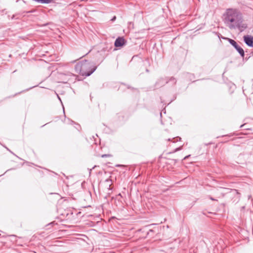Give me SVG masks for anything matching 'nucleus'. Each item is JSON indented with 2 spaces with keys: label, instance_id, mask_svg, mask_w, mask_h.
I'll return each mask as SVG.
<instances>
[{
  "label": "nucleus",
  "instance_id": "f257e3e1",
  "mask_svg": "<svg viewBox=\"0 0 253 253\" xmlns=\"http://www.w3.org/2000/svg\"><path fill=\"white\" fill-rule=\"evenodd\" d=\"M222 21L230 29H238L242 32L247 27L246 24L243 23L242 13L239 10L234 8H227L222 16Z\"/></svg>",
  "mask_w": 253,
  "mask_h": 253
},
{
  "label": "nucleus",
  "instance_id": "f03ea898",
  "mask_svg": "<svg viewBox=\"0 0 253 253\" xmlns=\"http://www.w3.org/2000/svg\"><path fill=\"white\" fill-rule=\"evenodd\" d=\"M96 69L97 66L94 63L85 59L78 62L75 67V70L77 73L85 77L90 76Z\"/></svg>",
  "mask_w": 253,
  "mask_h": 253
},
{
  "label": "nucleus",
  "instance_id": "7ed1b4c3",
  "mask_svg": "<svg viewBox=\"0 0 253 253\" xmlns=\"http://www.w3.org/2000/svg\"><path fill=\"white\" fill-rule=\"evenodd\" d=\"M170 82H172V85H175L177 81L175 78L172 77H170L169 80L167 78H160L156 82L155 86L157 88L160 87Z\"/></svg>",
  "mask_w": 253,
  "mask_h": 253
},
{
  "label": "nucleus",
  "instance_id": "20e7f679",
  "mask_svg": "<svg viewBox=\"0 0 253 253\" xmlns=\"http://www.w3.org/2000/svg\"><path fill=\"white\" fill-rule=\"evenodd\" d=\"M223 39L228 41L230 44L234 47V48L239 53L241 57H244L245 52L244 49L237 43L235 41L229 38H223Z\"/></svg>",
  "mask_w": 253,
  "mask_h": 253
},
{
  "label": "nucleus",
  "instance_id": "39448f33",
  "mask_svg": "<svg viewBox=\"0 0 253 253\" xmlns=\"http://www.w3.org/2000/svg\"><path fill=\"white\" fill-rule=\"evenodd\" d=\"M245 43L250 47H253V37L251 35H246L243 37Z\"/></svg>",
  "mask_w": 253,
  "mask_h": 253
},
{
  "label": "nucleus",
  "instance_id": "423d86ee",
  "mask_svg": "<svg viewBox=\"0 0 253 253\" xmlns=\"http://www.w3.org/2000/svg\"><path fill=\"white\" fill-rule=\"evenodd\" d=\"M126 41L122 37H119L115 41L114 45L117 47H122L126 44Z\"/></svg>",
  "mask_w": 253,
  "mask_h": 253
},
{
  "label": "nucleus",
  "instance_id": "0eeeda50",
  "mask_svg": "<svg viewBox=\"0 0 253 253\" xmlns=\"http://www.w3.org/2000/svg\"><path fill=\"white\" fill-rule=\"evenodd\" d=\"M35 86H34L31 87H30L29 88H27V89H26V90H25L22 91H21V92H24V91H28V90H29L30 89H32V88H34V87H35ZM21 93V92H19V93H16V94H15V95H13V96H15L16 95L18 94H19V93Z\"/></svg>",
  "mask_w": 253,
  "mask_h": 253
},
{
  "label": "nucleus",
  "instance_id": "6e6552de",
  "mask_svg": "<svg viewBox=\"0 0 253 253\" xmlns=\"http://www.w3.org/2000/svg\"><path fill=\"white\" fill-rule=\"evenodd\" d=\"M111 156V155L110 154H103L101 156V157L105 158V157H109Z\"/></svg>",
  "mask_w": 253,
  "mask_h": 253
},
{
  "label": "nucleus",
  "instance_id": "1a4fd4ad",
  "mask_svg": "<svg viewBox=\"0 0 253 253\" xmlns=\"http://www.w3.org/2000/svg\"><path fill=\"white\" fill-rule=\"evenodd\" d=\"M5 148L7 150H8V151H9L10 153H11L12 154H13L14 155H15V156H16L17 158H18L19 159H21V158H20L19 157H18L17 155H16L15 154H14L12 152H11L7 147H5Z\"/></svg>",
  "mask_w": 253,
  "mask_h": 253
},
{
  "label": "nucleus",
  "instance_id": "9d476101",
  "mask_svg": "<svg viewBox=\"0 0 253 253\" xmlns=\"http://www.w3.org/2000/svg\"><path fill=\"white\" fill-rule=\"evenodd\" d=\"M181 149H182V147H178V148H176L174 150V152H177V151H179V150H181Z\"/></svg>",
  "mask_w": 253,
  "mask_h": 253
},
{
  "label": "nucleus",
  "instance_id": "9b49d317",
  "mask_svg": "<svg viewBox=\"0 0 253 253\" xmlns=\"http://www.w3.org/2000/svg\"><path fill=\"white\" fill-rule=\"evenodd\" d=\"M116 19V17L115 16H113V18L111 19L112 21H114Z\"/></svg>",
  "mask_w": 253,
  "mask_h": 253
},
{
  "label": "nucleus",
  "instance_id": "f8f14e48",
  "mask_svg": "<svg viewBox=\"0 0 253 253\" xmlns=\"http://www.w3.org/2000/svg\"><path fill=\"white\" fill-rule=\"evenodd\" d=\"M169 85L173 86L174 85H172V82H170L168 83Z\"/></svg>",
  "mask_w": 253,
  "mask_h": 253
},
{
  "label": "nucleus",
  "instance_id": "ddd939ff",
  "mask_svg": "<svg viewBox=\"0 0 253 253\" xmlns=\"http://www.w3.org/2000/svg\"><path fill=\"white\" fill-rule=\"evenodd\" d=\"M57 95L58 99L61 102H62L61 100L60 97L58 95ZM61 103L62 104V103Z\"/></svg>",
  "mask_w": 253,
  "mask_h": 253
},
{
  "label": "nucleus",
  "instance_id": "4468645a",
  "mask_svg": "<svg viewBox=\"0 0 253 253\" xmlns=\"http://www.w3.org/2000/svg\"><path fill=\"white\" fill-rule=\"evenodd\" d=\"M106 182H110V181H111V180H110V179H107L106 180Z\"/></svg>",
  "mask_w": 253,
  "mask_h": 253
},
{
  "label": "nucleus",
  "instance_id": "2eb2a0df",
  "mask_svg": "<svg viewBox=\"0 0 253 253\" xmlns=\"http://www.w3.org/2000/svg\"><path fill=\"white\" fill-rule=\"evenodd\" d=\"M122 166V165H116V167H121Z\"/></svg>",
  "mask_w": 253,
  "mask_h": 253
},
{
  "label": "nucleus",
  "instance_id": "dca6fc26",
  "mask_svg": "<svg viewBox=\"0 0 253 253\" xmlns=\"http://www.w3.org/2000/svg\"><path fill=\"white\" fill-rule=\"evenodd\" d=\"M210 199L212 200V201H214L215 200L214 198H213L212 197H210Z\"/></svg>",
  "mask_w": 253,
  "mask_h": 253
},
{
  "label": "nucleus",
  "instance_id": "f3484780",
  "mask_svg": "<svg viewBox=\"0 0 253 253\" xmlns=\"http://www.w3.org/2000/svg\"><path fill=\"white\" fill-rule=\"evenodd\" d=\"M189 156H187L184 157V159H186Z\"/></svg>",
  "mask_w": 253,
  "mask_h": 253
},
{
  "label": "nucleus",
  "instance_id": "a211bd4d",
  "mask_svg": "<svg viewBox=\"0 0 253 253\" xmlns=\"http://www.w3.org/2000/svg\"><path fill=\"white\" fill-rule=\"evenodd\" d=\"M89 169V174H90L92 169Z\"/></svg>",
  "mask_w": 253,
  "mask_h": 253
},
{
  "label": "nucleus",
  "instance_id": "6ab92c4d",
  "mask_svg": "<svg viewBox=\"0 0 253 253\" xmlns=\"http://www.w3.org/2000/svg\"><path fill=\"white\" fill-rule=\"evenodd\" d=\"M33 12V11L31 10V11H28L27 13H31Z\"/></svg>",
  "mask_w": 253,
  "mask_h": 253
},
{
  "label": "nucleus",
  "instance_id": "aec40b11",
  "mask_svg": "<svg viewBox=\"0 0 253 253\" xmlns=\"http://www.w3.org/2000/svg\"><path fill=\"white\" fill-rule=\"evenodd\" d=\"M245 125V124L241 125V126H240V127H243Z\"/></svg>",
  "mask_w": 253,
  "mask_h": 253
},
{
  "label": "nucleus",
  "instance_id": "412c9836",
  "mask_svg": "<svg viewBox=\"0 0 253 253\" xmlns=\"http://www.w3.org/2000/svg\"><path fill=\"white\" fill-rule=\"evenodd\" d=\"M131 24H132V22H129V23H128V24H129V25H131Z\"/></svg>",
  "mask_w": 253,
  "mask_h": 253
},
{
  "label": "nucleus",
  "instance_id": "4be33fe9",
  "mask_svg": "<svg viewBox=\"0 0 253 253\" xmlns=\"http://www.w3.org/2000/svg\"><path fill=\"white\" fill-rule=\"evenodd\" d=\"M211 143H211V142H210V143H208V144H206V145H209V144H211Z\"/></svg>",
  "mask_w": 253,
  "mask_h": 253
},
{
  "label": "nucleus",
  "instance_id": "5701e85b",
  "mask_svg": "<svg viewBox=\"0 0 253 253\" xmlns=\"http://www.w3.org/2000/svg\"><path fill=\"white\" fill-rule=\"evenodd\" d=\"M54 224V222H51V223H50V224Z\"/></svg>",
  "mask_w": 253,
  "mask_h": 253
},
{
  "label": "nucleus",
  "instance_id": "b1692460",
  "mask_svg": "<svg viewBox=\"0 0 253 253\" xmlns=\"http://www.w3.org/2000/svg\"><path fill=\"white\" fill-rule=\"evenodd\" d=\"M48 25V23H46L45 24H44L43 26H46Z\"/></svg>",
  "mask_w": 253,
  "mask_h": 253
},
{
  "label": "nucleus",
  "instance_id": "393cba45",
  "mask_svg": "<svg viewBox=\"0 0 253 253\" xmlns=\"http://www.w3.org/2000/svg\"><path fill=\"white\" fill-rule=\"evenodd\" d=\"M96 166H94L93 168H92V169H94L95 167H96Z\"/></svg>",
  "mask_w": 253,
  "mask_h": 253
},
{
  "label": "nucleus",
  "instance_id": "a878e982",
  "mask_svg": "<svg viewBox=\"0 0 253 253\" xmlns=\"http://www.w3.org/2000/svg\"><path fill=\"white\" fill-rule=\"evenodd\" d=\"M63 111H64V107L63 106Z\"/></svg>",
  "mask_w": 253,
  "mask_h": 253
},
{
  "label": "nucleus",
  "instance_id": "bb28decb",
  "mask_svg": "<svg viewBox=\"0 0 253 253\" xmlns=\"http://www.w3.org/2000/svg\"><path fill=\"white\" fill-rule=\"evenodd\" d=\"M71 122L72 123H74V121H72Z\"/></svg>",
  "mask_w": 253,
  "mask_h": 253
}]
</instances>
